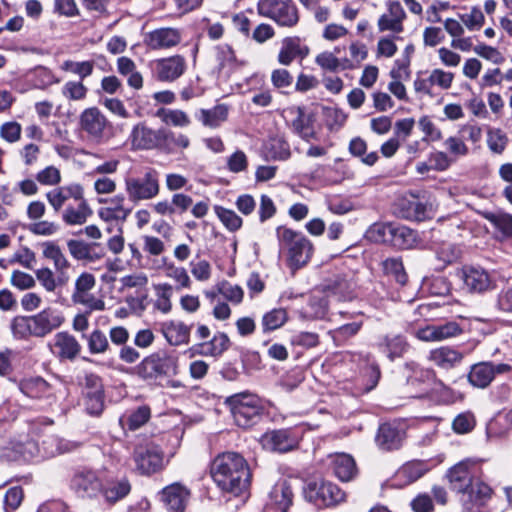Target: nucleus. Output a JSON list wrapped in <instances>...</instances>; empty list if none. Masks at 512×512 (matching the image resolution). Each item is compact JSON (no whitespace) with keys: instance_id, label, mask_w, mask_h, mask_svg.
Masks as SVG:
<instances>
[{"instance_id":"b1692460","label":"nucleus","mask_w":512,"mask_h":512,"mask_svg":"<svg viewBox=\"0 0 512 512\" xmlns=\"http://www.w3.org/2000/svg\"><path fill=\"white\" fill-rule=\"evenodd\" d=\"M462 333L457 322L450 321L439 325H427L416 331V336L422 341H442Z\"/></svg>"},{"instance_id":"58836bf2","label":"nucleus","mask_w":512,"mask_h":512,"mask_svg":"<svg viewBox=\"0 0 512 512\" xmlns=\"http://www.w3.org/2000/svg\"><path fill=\"white\" fill-rule=\"evenodd\" d=\"M389 245L398 249H411L418 241L417 232L409 227L393 224Z\"/></svg>"},{"instance_id":"7ed1b4c3","label":"nucleus","mask_w":512,"mask_h":512,"mask_svg":"<svg viewBox=\"0 0 512 512\" xmlns=\"http://www.w3.org/2000/svg\"><path fill=\"white\" fill-rule=\"evenodd\" d=\"M279 252L287 256V264L292 269H300L311 259L314 251L312 242L301 232L286 226L276 228Z\"/></svg>"},{"instance_id":"f3484780","label":"nucleus","mask_w":512,"mask_h":512,"mask_svg":"<svg viewBox=\"0 0 512 512\" xmlns=\"http://www.w3.org/2000/svg\"><path fill=\"white\" fill-rule=\"evenodd\" d=\"M70 486L82 498L93 497L102 489V483L97 472L85 468L79 469L74 473Z\"/></svg>"},{"instance_id":"13d9d810","label":"nucleus","mask_w":512,"mask_h":512,"mask_svg":"<svg viewBox=\"0 0 512 512\" xmlns=\"http://www.w3.org/2000/svg\"><path fill=\"white\" fill-rule=\"evenodd\" d=\"M288 319V315L285 309L275 308L265 313L262 318L263 330L273 331L282 327Z\"/></svg>"},{"instance_id":"423d86ee","label":"nucleus","mask_w":512,"mask_h":512,"mask_svg":"<svg viewBox=\"0 0 512 512\" xmlns=\"http://www.w3.org/2000/svg\"><path fill=\"white\" fill-rule=\"evenodd\" d=\"M304 496L318 508L334 507L346 500V493L337 484L324 479L308 482Z\"/></svg>"},{"instance_id":"ddd939ff","label":"nucleus","mask_w":512,"mask_h":512,"mask_svg":"<svg viewBox=\"0 0 512 512\" xmlns=\"http://www.w3.org/2000/svg\"><path fill=\"white\" fill-rule=\"evenodd\" d=\"M153 76L161 82H173L186 71V60L181 55L157 59L151 64Z\"/></svg>"},{"instance_id":"6ab92c4d","label":"nucleus","mask_w":512,"mask_h":512,"mask_svg":"<svg viewBox=\"0 0 512 512\" xmlns=\"http://www.w3.org/2000/svg\"><path fill=\"white\" fill-rule=\"evenodd\" d=\"M126 197L117 194L108 199H99V203L106 204L98 209V216L105 222L123 223L131 214L132 209L125 207Z\"/></svg>"},{"instance_id":"f8f14e48","label":"nucleus","mask_w":512,"mask_h":512,"mask_svg":"<svg viewBox=\"0 0 512 512\" xmlns=\"http://www.w3.org/2000/svg\"><path fill=\"white\" fill-rule=\"evenodd\" d=\"M511 369V366L506 363H476L470 369L468 381L472 386L484 389L490 385L496 375L509 373Z\"/></svg>"},{"instance_id":"69168bd1","label":"nucleus","mask_w":512,"mask_h":512,"mask_svg":"<svg viewBox=\"0 0 512 512\" xmlns=\"http://www.w3.org/2000/svg\"><path fill=\"white\" fill-rule=\"evenodd\" d=\"M405 208L401 211V216L408 220L422 221L426 217L427 207L424 203L413 200L403 204Z\"/></svg>"},{"instance_id":"c9c22d12","label":"nucleus","mask_w":512,"mask_h":512,"mask_svg":"<svg viewBox=\"0 0 512 512\" xmlns=\"http://www.w3.org/2000/svg\"><path fill=\"white\" fill-rule=\"evenodd\" d=\"M428 359L439 368L448 370L462 361L463 354L456 349L444 346L431 350Z\"/></svg>"},{"instance_id":"a19ab883","label":"nucleus","mask_w":512,"mask_h":512,"mask_svg":"<svg viewBox=\"0 0 512 512\" xmlns=\"http://www.w3.org/2000/svg\"><path fill=\"white\" fill-rule=\"evenodd\" d=\"M308 53L307 47L300 45L298 37H287L283 40L282 47L278 54V61L282 65H290L297 56H305Z\"/></svg>"},{"instance_id":"a878e982","label":"nucleus","mask_w":512,"mask_h":512,"mask_svg":"<svg viewBox=\"0 0 512 512\" xmlns=\"http://www.w3.org/2000/svg\"><path fill=\"white\" fill-rule=\"evenodd\" d=\"M404 433L392 423H383L379 426L375 436V443L382 451L398 450L403 443Z\"/></svg>"},{"instance_id":"c756f323","label":"nucleus","mask_w":512,"mask_h":512,"mask_svg":"<svg viewBox=\"0 0 512 512\" xmlns=\"http://www.w3.org/2000/svg\"><path fill=\"white\" fill-rule=\"evenodd\" d=\"M51 350L60 359L74 360L81 351V345L71 334L59 332L54 336Z\"/></svg>"},{"instance_id":"9b49d317","label":"nucleus","mask_w":512,"mask_h":512,"mask_svg":"<svg viewBox=\"0 0 512 512\" xmlns=\"http://www.w3.org/2000/svg\"><path fill=\"white\" fill-rule=\"evenodd\" d=\"M134 461L142 474L149 475L162 469L163 452L153 442L139 444L134 450Z\"/></svg>"},{"instance_id":"864d4df0","label":"nucleus","mask_w":512,"mask_h":512,"mask_svg":"<svg viewBox=\"0 0 512 512\" xmlns=\"http://www.w3.org/2000/svg\"><path fill=\"white\" fill-rule=\"evenodd\" d=\"M21 392L30 398H40L49 390L48 383L40 378L23 380L19 386Z\"/></svg>"},{"instance_id":"ea45409f","label":"nucleus","mask_w":512,"mask_h":512,"mask_svg":"<svg viewBox=\"0 0 512 512\" xmlns=\"http://www.w3.org/2000/svg\"><path fill=\"white\" fill-rule=\"evenodd\" d=\"M102 491L105 500L115 504L130 493L131 484L126 477H121L108 481Z\"/></svg>"},{"instance_id":"37998d69","label":"nucleus","mask_w":512,"mask_h":512,"mask_svg":"<svg viewBox=\"0 0 512 512\" xmlns=\"http://www.w3.org/2000/svg\"><path fill=\"white\" fill-rule=\"evenodd\" d=\"M151 417V410L148 406L143 405L132 411L130 414L120 418V425L123 429L131 431L142 427Z\"/></svg>"},{"instance_id":"4d7b16f0","label":"nucleus","mask_w":512,"mask_h":512,"mask_svg":"<svg viewBox=\"0 0 512 512\" xmlns=\"http://www.w3.org/2000/svg\"><path fill=\"white\" fill-rule=\"evenodd\" d=\"M394 223H374L366 231V238L375 243H390Z\"/></svg>"},{"instance_id":"c85d7f7f","label":"nucleus","mask_w":512,"mask_h":512,"mask_svg":"<svg viewBox=\"0 0 512 512\" xmlns=\"http://www.w3.org/2000/svg\"><path fill=\"white\" fill-rule=\"evenodd\" d=\"M160 331L168 344L180 346L189 343L191 326L179 320H167L160 324Z\"/></svg>"},{"instance_id":"9d476101","label":"nucleus","mask_w":512,"mask_h":512,"mask_svg":"<svg viewBox=\"0 0 512 512\" xmlns=\"http://www.w3.org/2000/svg\"><path fill=\"white\" fill-rule=\"evenodd\" d=\"M85 411L98 417L105 407V395L102 379L93 373L86 374L83 386Z\"/></svg>"},{"instance_id":"473e14b6","label":"nucleus","mask_w":512,"mask_h":512,"mask_svg":"<svg viewBox=\"0 0 512 512\" xmlns=\"http://www.w3.org/2000/svg\"><path fill=\"white\" fill-rule=\"evenodd\" d=\"M330 467L334 475L342 482H348L357 475V467L353 457L346 453H335L329 456Z\"/></svg>"},{"instance_id":"a211bd4d","label":"nucleus","mask_w":512,"mask_h":512,"mask_svg":"<svg viewBox=\"0 0 512 512\" xmlns=\"http://www.w3.org/2000/svg\"><path fill=\"white\" fill-rule=\"evenodd\" d=\"M181 40V31L172 27L154 29L144 36V43L151 50L171 49L176 47Z\"/></svg>"},{"instance_id":"774afa93","label":"nucleus","mask_w":512,"mask_h":512,"mask_svg":"<svg viewBox=\"0 0 512 512\" xmlns=\"http://www.w3.org/2000/svg\"><path fill=\"white\" fill-rule=\"evenodd\" d=\"M40 153V147L34 143L25 144L18 151L22 164L27 168L34 167L38 163Z\"/></svg>"},{"instance_id":"680f3d73","label":"nucleus","mask_w":512,"mask_h":512,"mask_svg":"<svg viewBox=\"0 0 512 512\" xmlns=\"http://www.w3.org/2000/svg\"><path fill=\"white\" fill-rule=\"evenodd\" d=\"M453 80L454 73L444 71L440 68L433 69L427 76V81L431 89L437 86L442 90H448L452 86Z\"/></svg>"},{"instance_id":"5fc2aeb1","label":"nucleus","mask_w":512,"mask_h":512,"mask_svg":"<svg viewBox=\"0 0 512 512\" xmlns=\"http://www.w3.org/2000/svg\"><path fill=\"white\" fill-rule=\"evenodd\" d=\"M367 143L360 137L353 138L349 143V152L355 157H361L362 163L373 166L379 159L377 152H371L365 155Z\"/></svg>"},{"instance_id":"0e129e2a","label":"nucleus","mask_w":512,"mask_h":512,"mask_svg":"<svg viewBox=\"0 0 512 512\" xmlns=\"http://www.w3.org/2000/svg\"><path fill=\"white\" fill-rule=\"evenodd\" d=\"M383 270L386 274L395 278L396 282L404 285L407 281V275L400 258H388L383 261Z\"/></svg>"},{"instance_id":"a18cd8bd","label":"nucleus","mask_w":512,"mask_h":512,"mask_svg":"<svg viewBox=\"0 0 512 512\" xmlns=\"http://www.w3.org/2000/svg\"><path fill=\"white\" fill-rule=\"evenodd\" d=\"M26 79L29 83H32L35 88L39 89H44L59 81L50 69L42 66L27 72Z\"/></svg>"},{"instance_id":"de8ad7c7","label":"nucleus","mask_w":512,"mask_h":512,"mask_svg":"<svg viewBox=\"0 0 512 512\" xmlns=\"http://www.w3.org/2000/svg\"><path fill=\"white\" fill-rule=\"evenodd\" d=\"M435 253L437 260L441 262V266L444 268L460 259L462 249L457 244L443 242L436 248Z\"/></svg>"},{"instance_id":"338daca9","label":"nucleus","mask_w":512,"mask_h":512,"mask_svg":"<svg viewBox=\"0 0 512 512\" xmlns=\"http://www.w3.org/2000/svg\"><path fill=\"white\" fill-rule=\"evenodd\" d=\"M62 69L78 75L83 80L93 73L94 61L76 62L67 60L63 63Z\"/></svg>"},{"instance_id":"c03bdc74","label":"nucleus","mask_w":512,"mask_h":512,"mask_svg":"<svg viewBox=\"0 0 512 512\" xmlns=\"http://www.w3.org/2000/svg\"><path fill=\"white\" fill-rule=\"evenodd\" d=\"M483 217L497 229L504 238L512 237V215L506 212H484Z\"/></svg>"},{"instance_id":"0eeeda50","label":"nucleus","mask_w":512,"mask_h":512,"mask_svg":"<svg viewBox=\"0 0 512 512\" xmlns=\"http://www.w3.org/2000/svg\"><path fill=\"white\" fill-rule=\"evenodd\" d=\"M125 192L133 203L149 201L159 195V173L154 169H148L142 177L128 176L124 179Z\"/></svg>"},{"instance_id":"e2e57ef3","label":"nucleus","mask_w":512,"mask_h":512,"mask_svg":"<svg viewBox=\"0 0 512 512\" xmlns=\"http://www.w3.org/2000/svg\"><path fill=\"white\" fill-rule=\"evenodd\" d=\"M86 339L91 354H104L110 347L106 335L99 329L92 331Z\"/></svg>"},{"instance_id":"4c0bfd02","label":"nucleus","mask_w":512,"mask_h":512,"mask_svg":"<svg viewBox=\"0 0 512 512\" xmlns=\"http://www.w3.org/2000/svg\"><path fill=\"white\" fill-rule=\"evenodd\" d=\"M228 111L227 105L218 104L211 109H200L196 112L195 117L203 126L217 128L227 120Z\"/></svg>"},{"instance_id":"bb28decb","label":"nucleus","mask_w":512,"mask_h":512,"mask_svg":"<svg viewBox=\"0 0 512 512\" xmlns=\"http://www.w3.org/2000/svg\"><path fill=\"white\" fill-rule=\"evenodd\" d=\"M189 498V490L178 483L165 487L161 492V500L168 512H184Z\"/></svg>"},{"instance_id":"4be33fe9","label":"nucleus","mask_w":512,"mask_h":512,"mask_svg":"<svg viewBox=\"0 0 512 512\" xmlns=\"http://www.w3.org/2000/svg\"><path fill=\"white\" fill-rule=\"evenodd\" d=\"M429 471L426 461L412 460L398 468L393 477V485L399 488L406 487L423 477Z\"/></svg>"},{"instance_id":"8fccbe9b","label":"nucleus","mask_w":512,"mask_h":512,"mask_svg":"<svg viewBox=\"0 0 512 512\" xmlns=\"http://www.w3.org/2000/svg\"><path fill=\"white\" fill-rule=\"evenodd\" d=\"M214 212L224 227L230 232L238 231L243 225L242 218L231 209L224 208L220 205H215Z\"/></svg>"},{"instance_id":"dca6fc26","label":"nucleus","mask_w":512,"mask_h":512,"mask_svg":"<svg viewBox=\"0 0 512 512\" xmlns=\"http://www.w3.org/2000/svg\"><path fill=\"white\" fill-rule=\"evenodd\" d=\"M407 370V393L412 398H422L428 393V382L434 377V372L429 369L420 368L414 362L406 363Z\"/></svg>"},{"instance_id":"7c9ffc66","label":"nucleus","mask_w":512,"mask_h":512,"mask_svg":"<svg viewBox=\"0 0 512 512\" xmlns=\"http://www.w3.org/2000/svg\"><path fill=\"white\" fill-rule=\"evenodd\" d=\"M263 445L272 451L284 453L294 449L298 439L290 430H274L263 436Z\"/></svg>"},{"instance_id":"39448f33","label":"nucleus","mask_w":512,"mask_h":512,"mask_svg":"<svg viewBox=\"0 0 512 512\" xmlns=\"http://www.w3.org/2000/svg\"><path fill=\"white\" fill-rule=\"evenodd\" d=\"M225 404L229 406L235 424L241 428H249L257 424L263 413L260 398L248 392L227 397Z\"/></svg>"},{"instance_id":"20e7f679","label":"nucleus","mask_w":512,"mask_h":512,"mask_svg":"<svg viewBox=\"0 0 512 512\" xmlns=\"http://www.w3.org/2000/svg\"><path fill=\"white\" fill-rule=\"evenodd\" d=\"M137 374L142 379L153 383L176 376L178 374V357L165 350L154 352L139 363Z\"/></svg>"},{"instance_id":"5701e85b","label":"nucleus","mask_w":512,"mask_h":512,"mask_svg":"<svg viewBox=\"0 0 512 512\" xmlns=\"http://www.w3.org/2000/svg\"><path fill=\"white\" fill-rule=\"evenodd\" d=\"M461 274L464 285L469 292L484 293L494 288L493 280L484 269L464 267Z\"/></svg>"},{"instance_id":"aec40b11","label":"nucleus","mask_w":512,"mask_h":512,"mask_svg":"<svg viewBox=\"0 0 512 512\" xmlns=\"http://www.w3.org/2000/svg\"><path fill=\"white\" fill-rule=\"evenodd\" d=\"M378 352L384 354L390 361L401 358L409 349L405 337L400 334L379 335L374 343Z\"/></svg>"},{"instance_id":"79ce46f5","label":"nucleus","mask_w":512,"mask_h":512,"mask_svg":"<svg viewBox=\"0 0 512 512\" xmlns=\"http://www.w3.org/2000/svg\"><path fill=\"white\" fill-rule=\"evenodd\" d=\"M229 345L228 336L219 332L211 340L199 344V353L205 356H219L229 348Z\"/></svg>"},{"instance_id":"49530a36","label":"nucleus","mask_w":512,"mask_h":512,"mask_svg":"<svg viewBox=\"0 0 512 512\" xmlns=\"http://www.w3.org/2000/svg\"><path fill=\"white\" fill-rule=\"evenodd\" d=\"M154 289L156 294V299L153 302L154 309L163 314H168L172 309V286L170 284L163 283L154 285Z\"/></svg>"},{"instance_id":"cd10ccee","label":"nucleus","mask_w":512,"mask_h":512,"mask_svg":"<svg viewBox=\"0 0 512 512\" xmlns=\"http://www.w3.org/2000/svg\"><path fill=\"white\" fill-rule=\"evenodd\" d=\"M80 443L61 438L57 435H44L40 447V459L54 457L62 453L75 451Z\"/></svg>"},{"instance_id":"603ef678","label":"nucleus","mask_w":512,"mask_h":512,"mask_svg":"<svg viewBox=\"0 0 512 512\" xmlns=\"http://www.w3.org/2000/svg\"><path fill=\"white\" fill-rule=\"evenodd\" d=\"M43 247V256L47 259H50L54 263L55 269L63 274V271L69 267V263L60 250L59 246L53 242H44L42 244Z\"/></svg>"},{"instance_id":"09e8293b","label":"nucleus","mask_w":512,"mask_h":512,"mask_svg":"<svg viewBox=\"0 0 512 512\" xmlns=\"http://www.w3.org/2000/svg\"><path fill=\"white\" fill-rule=\"evenodd\" d=\"M162 122L175 127H187L191 120L189 116L182 110L161 108L156 113Z\"/></svg>"},{"instance_id":"412c9836","label":"nucleus","mask_w":512,"mask_h":512,"mask_svg":"<svg viewBox=\"0 0 512 512\" xmlns=\"http://www.w3.org/2000/svg\"><path fill=\"white\" fill-rule=\"evenodd\" d=\"M34 337H45L52 331L58 329L65 321V318L57 309L46 308L33 315Z\"/></svg>"},{"instance_id":"2f4dec72","label":"nucleus","mask_w":512,"mask_h":512,"mask_svg":"<svg viewBox=\"0 0 512 512\" xmlns=\"http://www.w3.org/2000/svg\"><path fill=\"white\" fill-rule=\"evenodd\" d=\"M271 504L281 512H287L292 505L294 493L292 480L287 478L279 479L272 487L270 494Z\"/></svg>"},{"instance_id":"2eb2a0df","label":"nucleus","mask_w":512,"mask_h":512,"mask_svg":"<svg viewBox=\"0 0 512 512\" xmlns=\"http://www.w3.org/2000/svg\"><path fill=\"white\" fill-rule=\"evenodd\" d=\"M4 456L13 461H33L40 459L39 444L28 436L12 439L5 448Z\"/></svg>"},{"instance_id":"6e6d98bb","label":"nucleus","mask_w":512,"mask_h":512,"mask_svg":"<svg viewBox=\"0 0 512 512\" xmlns=\"http://www.w3.org/2000/svg\"><path fill=\"white\" fill-rule=\"evenodd\" d=\"M11 331L17 339H27L34 337L33 317L32 316H16L11 322Z\"/></svg>"},{"instance_id":"3c124183","label":"nucleus","mask_w":512,"mask_h":512,"mask_svg":"<svg viewBox=\"0 0 512 512\" xmlns=\"http://www.w3.org/2000/svg\"><path fill=\"white\" fill-rule=\"evenodd\" d=\"M349 51L351 58L342 59V70H352L358 68L361 62L364 61L368 56L367 47L363 43H351Z\"/></svg>"},{"instance_id":"4468645a","label":"nucleus","mask_w":512,"mask_h":512,"mask_svg":"<svg viewBox=\"0 0 512 512\" xmlns=\"http://www.w3.org/2000/svg\"><path fill=\"white\" fill-rule=\"evenodd\" d=\"M79 125L93 141L100 143L104 139L108 120L98 108L91 107L80 114Z\"/></svg>"},{"instance_id":"f257e3e1","label":"nucleus","mask_w":512,"mask_h":512,"mask_svg":"<svg viewBox=\"0 0 512 512\" xmlns=\"http://www.w3.org/2000/svg\"><path fill=\"white\" fill-rule=\"evenodd\" d=\"M210 474L221 491L235 496L247 491L251 483L249 465L237 452L228 451L218 454L211 462Z\"/></svg>"},{"instance_id":"f03ea898","label":"nucleus","mask_w":512,"mask_h":512,"mask_svg":"<svg viewBox=\"0 0 512 512\" xmlns=\"http://www.w3.org/2000/svg\"><path fill=\"white\" fill-rule=\"evenodd\" d=\"M451 489L461 494L463 512H490L485 509L491 497V488L479 481H474L473 472L468 464L460 462L447 474Z\"/></svg>"},{"instance_id":"6e6552de","label":"nucleus","mask_w":512,"mask_h":512,"mask_svg":"<svg viewBox=\"0 0 512 512\" xmlns=\"http://www.w3.org/2000/svg\"><path fill=\"white\" fill-rule=\"evenodd\" d=\"M258 14L282 27H294L299 22L298 9L293 0H259Z\"/></svg>"},{"instance_id":"bf43d9fd","label":"nucleus","mask_w":512,"mask_h":512,"mask_svg":"<svg viewBox=\"0 0 512 512\" xmlns=\"http://www.w3.org/2000/svg\"><path fill=\"white\" fill-rule=\"evenodd\" d=\"M36 278L47 292H54L58 286L65 284L63 274L55 277L53 271L47 267L40 268L35 272Z\"/></svg>"},{"instance_id":"e433bc0d","label":"nucleus","mask_w":512,"mask_h":512,"mask_svg":"<svg viewBox=\"0 0 512 512\" xmlns=\"http://www.w3.org/2000/svg\"><path fill=\"white\" fill-rule=\"evenodd\" d=\"M291 117L290 125L293 131L305 141L315 138L313 127L309 123V119L305 116L303 109L300 107L290 108L286 111Z\"/></svg>"},{"instance_id":"f704fd0d","label":"nucleus","mask_w":512,"mask_h":512,"mask_svg":"<svg viewBox=\"0 0 512 512\" xmlns=\"http://www.w3.org/2000/svg\"><path fill=\"white\" fill-rule=\"evenodd\" d=\"M75 204H68L62 213V220L67 225H82L86 223L88 218L92 215V210L87 201L82 198L75 199Z\"/></svg>"},{"instance_id":"72a5a7b5","label":"nucleus","mask_w":512,"mask_h":512,"mask_svg":"<svg viewBox=\"0 0 512 512\" xmlns=\"http://www.w3.org/2000/svg\"><path fill=\"white\" fill-rule=\"evenodd\" d=\"M83 188L79 184H71L68 186H61L46 193V198L49 204L55 211H59L64 203L69 199H81Z\"/></svg>"},{"instance_id":"052dcab7","label":"nucleus","mask_w":512,"mask_h":512,"mask_svg":"<svg viewBox=\"0 0 512 512\" xmlns=\"http://www.w3.org/2000/svg\"><path fill=\"white\" fill-rule=\"evenodd\" d=\"M216 59L220 71L232 72L237 66L236 56L228 45H221L217 48Z\"/></svg>"},{"instance_id":"393cba45","label":"nucleus","mask_w":512,"mask_h":512,"mask_svg":"<svg viewBox=\"0 0 512 512\" xmlns=\"http://www.w3.org/2000/svg\"><path fill=\"white\" fill-rule=\"evenodd\" d=\"M406 13L398 1H391L387 4V12L378 19V29L380 32L392 31L401 33L404 30L403 21Z\"/></svg>"},{"instance_id":"1a4fd4ad","label":"nucleus","mask_w":512,"mask_h":512,"mask_svg":"<svg viewBox=\"0 0 512 512\" xmlns=\"http://www.w3.org/2000/svg\"><path fill=\"white\" fill-rule=\"evenodd\" d=\"M168 136L164 129L153 130L139 123L133 127L129 139L134 149L153 150L165 148Z\"/></svg>"}]
</instances>
